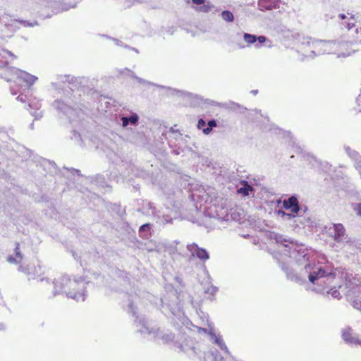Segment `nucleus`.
Instances as JSON below:
<instances>
[{"label":"nucleus","mask_w":361,"mask_h":361,"mask_svg":"<svg viewBox=\"0 0 361 361\" xmlns=\"http://www.w3.org/2000/svg\"><path fill=\"white\" fill-rule=\"evenodd\" d=\"M354 165L357 171L361 170V157L357 160L354 161Z\"/></svg>","instance_id":"obj_50"},{"label":"nucleus","mask_w":361,"mask_h":361,"mask_svg":"<svg viewBox=\"0 0 361 361\" xmlns=\"http://www.w3.org/2000/svg\"><path fill=\"white\" fill-rule=\"evenodd\" d=\"M208 334L213 343L217 345L221 350H224L228 355L230 354L229 350L221 335H216L212 328L209 329Z\"/></svg>","instance_id":"obj_21"},{"label":"nucleus","mask_w":361,"mask_h":361,"mask_svg":"<svg viewBox=\"0 0 361 361\" xmlns=\"http://www.w3.org/2000/svg\"><path fill=\"white\" fill-rule=\"evenodd\" d=\"M63 169L68 171V172H71L72 175H75V174H77L78 176H81L82 175L80 174V171L78 170V169H75L74 168H67V167H63Z\"/></svg>","instance_id":"obj_44"},{"label":"nucleus","mask_w":361,"mask_h":361,"mask_svg":"<svg viewBox=\"0 0 361 361\" xmlns=\"http://www.w3.org/2000/svg\"><path fill=\"white\" fill-rule=\"evenodd\" d=\"M227 357H224L217 350L212 351L205 357V361H226Z\"/></svg>","instance_id":"obj_32"},{"label":"nucleus","mask_w":361,"mask_h":361,"mask_svg":"<svg viewBox=\"0 0 361 361\" xmlns=\"http://www.w3.org/2000/svg\"><path fill=\"white\" fill-rule=\"evenodd\" d=\"M228 107L234 111H236L237 109H245V110L246 109L245 108L242 107L239 104L235 103V102H231L229 104Z\"/></svg>","instance_id":"obj_47"},{"label":"nucleus","mask_w":361,"mask_h":361,"mask_svg":"<svg viewBox=\"0 0 361 361\" xmlns=\"http://www.w3.org/2000/svg\"><path fill=\"white\" fill-rule=\"evenodd\" d=\"M342 338L348 344H361V341L353 336L352 329L349 326L342 330Z\"/></svg>","instance_id":"obj_23"},{"label":"nucleus","mask_w":361,"mask_h":361,"mask_svg":"<svg viewBox=\"0 0 361 361\" xmlns=\"http://www.w3.org/2000/svg\"><path fill=\"white\" fill-rule=\"evenodd\" d=\"M139 235L143 239H149L152 235V224L146 223L142 224L139 228Z\"/></svg>","instance_id":"obj_30"},{"label":"nucleus","mask_w":361,"mask_h":361,"mask_svg":"<svg viewBox=\"0 0 361 361\" xmlns=\"http://www.w3.org/2000/svg\"><path fill=\"white\" fill-rule=\"evenodd\" d=\"M205 0H192V3L197 5H201L204 3Z\"/></svg>","instance_id":"obj_57"},{"label":"nucleus","mask_w":361,"mask_h":361,"mask_svg":"<svg viewBox=\"0 0 361 361\" xmlns=\"http://www.w3.org/2000/svg\"><path fill=\"white\" fill-rule=\"evenodd\" d=\"M250 93L252 94L253 95H256L258 93V90H252L250 92Z\"/></svg>","instance_id":"obj_63"},{"label":"nucleus","mask_w":361,"mask_h":361,"mask_svg":"<svg viewBox=\"0 0 361 361\" xmlns=\"http://www.w3.org/2000/svg\"><path fill=\"white\" fill-rule=\"evenodd\" d=\"M138 299L137 295L125 293L123 295V307L135 318V323L137 328V331L141 334H147L152 336L154 339H161L163 343L166 344L171 342L175 348L180 349L185 353L196 354L195 347L193 345H188L187 344L180 343L174 341V334L169 331H163L159 328L149 327L145 317H140L137 314L136 307L135 302Z\"/></svg>","instance_id":"obj_3"},{"label":"nucleus","mask_w":361,"mask_h":361,"mask_svg":"<svg viewBox=\"0 0 361 361\" xmlns=\"http://www.w3.org/2000/svg\"><path fill=\"white\" fill-rule=\"evenodd\" d=\"M281 0H258V8L262 11H270L279 8Z\"/></svg>","instance_id":"obj_19"},{"label":"nucleus","mask_w":361,"mask_h":361,"mask_svg":"<svg viewBox=\"0 0 361 361\" xmlns=\"http://www.w3.org/2000/svg\"><path fill=\"white\" fill-rule=\"evenodd\" d=\"M27 97L26 95L25 94H20V95L18 96L17 97V99L21 102H25L26 100H27Z\"/></svg>","instance_id":"obj_55"},{"label":"nucleus","mask_w":361,"mask_h":361,"mask_svg":"<svg viewBox=\"0 0 361 361\" xmlns=\"http://www.w3.org/2000/svg\"><path fill=\"white\" fill-rule=\"evenodd\" d=\"M97 83V80L94 78L75 77L71 75H57L56 81L51 82L52 89L59 92H62L65 94L63 99H57L52 103V107L56 111L57 116L61 118H68L71 123L78 122L75 118H79L80 123L72 130L71 136V139L79 146H83L85 140L89 139L90 136L88 130L85 128L84 122L80 121L84 113L75 99L76 97L73 92L75 90H80L84 93L94 95L95 93L97 94L94 90Z\"/></svg>","instance_id":"obj_1"},{"label":"nucleus","mask_w":361,"mask_h":361,"mask_svg":"<svg viewBox=\"0 0 361 361\" xmlns=\"http://www.w3.org/2000/svg\"><path fill=\"white\" fill-rule=\"evenodd\" d=\"M339 18L342 20H344L346 18V16L344 13L339 14Z\"/></svg>","instance_id":"obj_62"},{"label":"nucleus","mask_w":361,"mask_h":361,"mask_svg":"<svg viewBox=\"0 0 361 361\" xmlns=\"http://www.w3.org/2000/svg\"><path fill=\"white\" fill-rule=\"evenodd\" d=\"M292 37L293 38L292 42L293 43H300L302 45H310V44H317L322 42V40L314 39L309 37H302V41H300V39L298 40V38L300 37V35L298 33L292 35Z\"/></svg>","instance_id":"obj_26"},{"label":"nucleus","mask_w":361,"mask_h":361,"mask_svg":"<svg viewBox=\"0 0 361 361\" xmlns=\"http://www.w3.org/2000/svg\"><path fill=\"white\" fill-rule=\"evenodd\" d=\"M243 38L245 42L247 44H253L257 40L260 44H264L265 42H271L267 39V38L265 36L261 35L257 37L254 35L248 34V33H244Z\"/></svg>","instance_id":"obj_24"},{"label":"nucleus","mask_w":361,"mask_h":361,"mask_svg":"<svg viewBox=\"0 0 361 361\" xmlns=\"http://www.w3.org/2000/svg\"><path fill=\"white\" fill-rule=\"evenodd\" d=\"M7 261L11 263V264H19V261L18 260L17 258H16V257L13 256V255H9L8 257H7Z\"/></svg>","instance_id":"obj_49"},{"label":"nucleus","mask_w":361,"mask_h":361,"mask_svg":"<svg viewBox=\"0 0 361 361\" xmlns=\"http://www.w3.org/2000/svg\"><path fill=\"white\" fill-rule=\"evenodd\" d=\"M118 73H119L120 75L129 76V77H131L132 78L135 79L139 83L146 85L156 86L157 87L162 88V89H167L168 90H169V92H170L169 94L171 95H177L178 97L188 98V99H195L196 100H202V98L197 94H193L188 92L179 90L178 89H174V88H171V87L161 85H157V84H155L150 81L142 79V78L137 76L133 71H132L131 70H130L127 68L118 70ZM197 103H199L198 101H197Z\"/></svg>","instance_id":"obj_10"},{"label":"nucleus","mask_w":361,"mask_h":361,"mask_svg":"<svg viewBox=\"0 0 361 361\" xmlns=\"http://www.w3.org/2000/svg\"><path fill=\"white\" fill-rule=\"evenodd\" d=\"M111 209L112 210L115 211L120 216H122L126 213L125 209H123L120 204H114Z\"/></svg>","instance_id":"obj_39"},{"label":"nucleus","mask_w":361,"mask_h":361,"mask_svg":"<svg viewBox=\"0 0 361 361\" xmlns=\"http://www.w3.org/2000/svg\"><path fill=\"white\" fill-rule=\"evenodd\" d=\"M139 116L136 113H131L129 116H121L120 118L121 125L123 128L128 126H137L139 123Z\"/></svg>","instance_id":"obj_20"},{"label":"nucleus","mask_w":361,"mask_h":361,"mask_svg":"<svg viewBox=\"0 0 361 361\" xmlns=\"http://www.w3.org/2000/svg\"><path fill=\"white\" fill-rule=\"evenodd\" d=\"M29 106L31 109H33L34 111H39L41 106V105L39 103H31L29 104Z\"/></svg>","instance_id":"obj_53"},{"label":"nucleus","mask_w":361,"mask_h":361,"mask_svg":"<svg viewBox=\"0 0 361 361\" xmlns=\"http://www.w3.org/2000/svg\"><path fill=\"white\" fill-rule=\"evenodd\" d=\"M52 296L65 294L68 298L76 301H85L87 297L86 286L91 284L85 281V278L80 277L71 280L67 275L55 279L53 282Z\"/></svg>","instance_id":"obj_5"},{"label":"nucleus","mask_w":361,"mask_h":361,"mask_svg":"<svg viewBox=\"0 0 361 361\" xmlns=\"http://www.w3.org/2000/svg\"><path fill=\"white\" fill-rule=\"evenodd\" d=\"M18 269L19 271H22V272L25 273V274H27V276H35V274H38L39 273L40 267H39L37 268V267H36L35 266H32V265L24 266L22 264V265L19 266Z\"/></svg>","instance_id":"obj_29"},{"label":"nucleus","mask_w":361,"mask_h":361,"mask_svg":"<svg viewBox=\"0 0 361 361\" xmlns=\"http://www.w3.org/2000/svg\"><path fill=\"white\" fill-rule=\"evenodd\" d=\"M204 102H205V103H207V104H211V105H212V106H222V104H220V103H219V102H215V101H214V100H211V99H206V100L204 101Z\"/></svg>","instance_id":"obj_51"},{"label":"nucleus","mask_w":361,"mask_h":361,"mask_svg":"<svg viewBox=\"0 0 361 361\" xmlns=\"http://www.w3.org/2000/svg\"><path fill=\"white\" fill-rule=\"evenodd\" d=\"M0 23L4 25V27L1 29L2 35L1 37H10L12 36L14 31L18 28V25L20 24L24 27H33L37 25V22L28 23L26 20L18 21L10 18V16L6 15L0 18Z\"/></svg>","instance_id":"obj_11"},{"label":"nucleus","mask_w":361,"mask_h":361,"mask_svg":"<svg viewBox=\"0 0 361 361\" xmlns=\"http://www.w3.org/2000/svg\"><path fill=\"white\" fill-rule=\"evenodd\" d=\"M217 290L218 288L216 286H211L209 288L204 290V293H209L212 295H214Z\"/></svg>","instance_id":"obj_46"},{"label":"nucleus","mask_w":361,"mask_h":361,"mask_svg":"<svg viewBox=\"0 0 361 361\" xmlns=\"http://www.w3.org/2000/svg\"><path fill=\"white\" fill-rule=\"evenodd\" d=\"M276 203L278 206L282 204L283 208L290 212H286L283 210L278 211L279 215L284 220H291L297 216H300L307 211V207L300 204L299 197L296 194H293L283 200L279 199L276 200Z\"/></svg>","instance_id":"obj_8"},{"label":"nucleus","mask_w":361,"mask_h":361,"mask_svg":"<svg viewBox=\"0 0 361 361\" xmlns=\"http://www.w3.org/2000/svg\"><path fill=\"white\" fill-rule=\"evenodd\" d=\"M221 17L226 22H232L234 20L233 13L228 11H224L221 13Z\"/></svg>","instance_id":"obj_36"},{"label":"nucleus","mask_w":361,"mask_h":361,"mask_svg":"<svg viewBox=\"0 0 361 361\" xmlns=\"http://www.w3.org/2000/svg\"><path fill=\"white\" fill-rule=\"evenodd\" d=\"M130 173L133 176L141 178L145 181L150 183L152 185H156L159 180V173L158 170L154 169L152 165L149 166V169H144L141 167L137 166L134 164L129 166Z\"/></svg>","instance_id":"obj_12"},{"label":"nucleus","mask_w":361,"mask_h":361,"mask_svg":"<svg viewBox=\"0 0 361 361\" xmlns=\"http://www.w3.org/2000/svg\"><path fill=\"white\" fill-rule=\"evenodd\" d=\"M167 307H169V309L170 310L171 313L173 314H175V311H176V307L171 306V305H167Z\"/></svg>","instance_id":"obj_58"},{"label":"nucleus","mask_w":361,"mask_h":361,"mask_svg":"<svg viewBox=\"0 0 361 361\" xmlns=\"http://www.w3.org/2000/svg\"><path fill=\"white\" fill-rule=\"evenodd\" d=\"M14 254H15L16 258H17L18 260L19 261V262L20 263L22 259H23V255L22 252L20 250V244L18 243H16V247H15V249H14Z\"/></svg>","instance_id":"obj_38"},{"label":"nucleus","mask_w":361,"mask_h":361,"mask_svg":"<svg viewBox=\"0 0 361 361\" xmlns=\"http://www.w3.org/2000/svg\"><path fill=\"white\" fill-rule=\"evenodd\" d=\"M207 126L203 129V133L204 135H209L214 128L217 127V121L214 118L210 119L207 123Z\"/></svg>","instance_id":"obj_35"},{"label":"nucleus","mask_w":361,"mask_h":361,"mask_svg":"<svg viewBox=\"0 0 361 361\" xmlns=\"http://www.w3.org/2000/svg\"><path fill=\"white\" fill-rule=\"evenodd\" d=\"M106 39L107 40L105 42L106 44H118V40L116 39L106 37Z\"/></svg>","instance_id":"obj_54"},{"label":"nucleus","mask_w":361,"mask_h":361,"mask_svg":"<svg viewBox=\"0 0 361 361\" xmlns=\"http://www.w3.org/2000/svg\"><path fill=\"white\" fill-rule=\"evenodd\" d=\"M18 146L20 145L10 136L7 131L0 128V152L2 153L14 152L20 157V154L23 153L18 152Z\"/></svg>","instance_id":"obj_13"},{"label":"nucleus","mask_w":361,"mask_h":361,"mask_svg":"<svg viewBox=\"0 0 361 361\" xmlns=\"http://www.w3.org/2000/svg\"><path fill=\"white\" fill-rule=\"evenodd\" d=\"M175 280H176V281L179 284L182 285L183 280H182V279H181L180 277H179V276H176V277L175 278Z\"/></svg>","instance_id":"obj_59"},{"label":"nucleus","mask_w":361,"mask_h":361,"mask_svg":"<svg viewBox=\"0 0 361 361\" xmlns=\"http://www.w3.org/2000/svg\"><path fill=\"white\" fill-rule=\"evenodd\" d=\"M8 73L16 76V80L18 82H23L25 83V87H30L37 80L38 78L27 72L18 69L16 67L8 68Z\"/></svg>","instance_id":"obj_15"},{"label":"nucleus","mask_w":361,"mask_h":361,"mask_svg":"<svg viewBox=\"0 0 361 361\" xmlns=\"http://www.w3.org/2000/svg\"><path fill=\"white\" fill-rule=\"evenodd\" d=\"M41 282L45 281L47 283L49 284V280L48 278H42L40 279Z\"/></svg>","instance_id":"obj_61"},{"label":"nucleus","mask_w":361,"mask_h":361,"mask_svg":"<svg viewBox=\"0 0 361 361\" xmlns=\"http://www.w3.org/2000/svg\"><path fill=\"white\" fill-rule=\"evenodd\" d=\"M163 219H164L163 221L166 224L171 223L172 221V219L167 215L163 214Z\"/></svg>","instance_id":"obj_56"},{"label":"nucleus","mask_w":361,"mask_h":361,"mask_svg":"<svg viewBox=\"0 0 361 361\" xmlns=\"http://www.w3.org/2000/svg\"><path fill=\"white\" fill-rule=\"evenodd\" d=\"M187 250L191 253L192 257H195L200 260L206 261L209 259L208 251L204 248L199 247L195 243L187 245Z\"/></svg>","instance_id":"obj_16"},{"label":"nucleus","mask_w":361,"mask_h":361,"mask_svg":"<svg viewBox=\"0 0 361 361\" xmlns=\"http://www.w3.org/2000/svg\"><path fill=\"white\" fill-rule=\"evenodd\" d=\"M351 305L357 310L361 312V300L355 298L351 301Z\"/></svg>","instance_id":"obj_40"},{"label":"nucleus","mask_w":361,"mask_h":361,"mask_svg":"<svg viewBox=\"0 0 361 361\" xmlns=\"http://www.w3.org/2000/svg\"><path fill=\"white\" fill-rule=\"evenodd\" d=\"M97 178V179H99V182H101V183H102V182H104V178L103 176H99V175H97V178Z\"/></svg>","instance_id":"obj_60"},{"label":"nucleus","mask_w":361,"mask_h":361,"mask_svg":"<svg viewBox=\"0 0 361 361\" xmlns=\"http://www.w3.org/2000/svg\"><path fill=\"white\" fill-rule=\"evenodd\" d=\"M240 187L238 188L237 192L238 194L243 196H248L252 192H253V188L246 180H240Z\"/></svg>","instance_id":"obj_25"},{"label":"nucleus","mask_w":361,"mask_h":361,"mask_svg":"<svg viewBox=\"0 0 361 361\" xmlns=\"http://www.w3.org/2000/svg\"><path fill=\"white\" fill-rule=\"evenodd\" d=\"M335 224H329L328 225H325L323 226L322 231L324 233H326L329 236H331L334 238L335 234Z\"/></svg>","instance_id":"obj_33"},{"label":"nucleus","mask_w":361,"mask_h":361,"mask_svg":"<svg viewBox=\"0 0 361 361\" xmlns=\"http://www.w3.org/2000/svg\"><path fill=\"white\" fill-rule=\"evenodd\" d=\"M138 212H141L142 214L147 216H152L154 218L159 219L161 213L157 209L154 204L149 201H143L141 208L138 209Z\"/></svg>","instance_id":"obj_18"},{"label":"nucleus","mask_w":361,"mask_h":361,"mask_svg":"<svg viewBox=\"0 0 361 361\" xmlns=\"http://www.w3.org/2000/svg\"><path fill=\"white\" fill-rule=\"evenodd\" d=\"M42 6L50 7L53 13H59L61 11H68L71 8L75 7L79 0H63V4L59 5V2L56 0H35Z\"/></svg>","instance_id":"obj_14"},{"label":"nucleus","mask_w":361,"mask_h":361,"mask_svg":"<svg viewBox=\"0 0 361 361\" xmlns=\"http://www.w3.org/2000/svg\"><path fill=\"white\" fill-rule=\"evenodd\" d=\"M344 149H345L346 154L348 155V157L350 159H352L353 161L357 160V159H359L361 157V155L357 151L351 149L348 146H345Z\"/></svg>","instance_id":"obj_34"},{"label":"nucleus","mask_w":361,"mask_h":361,"mask_svg":"<svg viewBox=\"0 0 361 361\" xmlns=\"http://www.w3.org/2000/svg\"><path fill=\"white\" fill-rule=\"evenodd\" d=\"M131 50L134 51H135V52H136L137 54H138V53H139V51H138L136 48H135V47H131Z\"/></svg>","instance_id":"obj_64"},{"label":"nucleus","mask_w":361,"mask_h":361,"mask_svg":"<svg viewBox=\"0 0 361 361\" xmlns=\"http://www.w3.org/2000/svg\"><path fill=\"white\" fill-rule=\"evenodd\" d=\"M192 202L197 201L200 207L204 206V212L212 218L221 221H228L229 209L227 207V200L218 196L216 190L212 187L200 190L198 193H192L189 195ZM192 213L185 214V218L192 223L198 222V216L200 215L197 204H192Z\"/></svg>","instance_id":"obj_2"},{"label":"nucleus","mask_w":361,"mask_h":361,"mask_svg":"<svg viewBox=\"0 0 361 361\" xmlns=\"http://www.w3.org/2000/svg\"><path fill=\"white\" fill-rule=\"evenodd\" d=\"M285 248V255L281 259L276 257L281 269L286 274L288 279L298 283H302L305 280L295 273V271L289 265V263L295 262L298 265L307 264H315L313 262L311 252L302 244L292 242L290 246Z\"/></svg>","instance_id":"obj_4"},{"label":"nucleus","mask_w":361,"mask_h":361,"mask_svg":"<svg viewBox=\"0 0 361 361\" xmlns=\"http://www.w3.org/2000/svg\"><path fill=\"white\" fill-rule=\"evenodd\" d=\"M355 26L354 18L353 16L350 17L345 23V27L348 30L352 29Z\"/></svg>","instance_id":"obj_45"},{"label":"nucleus","mask_w":361,"mask_h":361,"mask_svg":"<svg viewBox=\"0 0 361 361\" xmlns=\"http://www.w3.org/2000/svg\"><path fill=\"white\" fill-rule=\"evenodd\" d=\"M326 293L327 295L330 294L334 298L340 299L341 298L340 292L336 289L335 287H331L330 289L326 290Z\"/></svg>","instance_id":"obj_37"},{"label":"nucleus","mask_w":361,"mask_h":361,"mask_svg":"<svg viewBox=\"0 0 361 361\" xmlns=\"http://www.w3.org/2000/svg\"><path fill=\"white\" fill-rule=\"evenodd\" d=\"M18 152L23 153L20 154V157L25 160H30L38 163L43 169L51 176H65V173L60 169L54 161L39 157L34 154V152L24 146H18Z\"/></svg>","instance_id":"obj_9"},{"label":"nucleus","mask_w":361,"mask_h":361,"mask_svg":"<svg viewBox=\"0 0 361 361\" xmlns=\"http://www.w3.org/2000/svg\"><path fill=\"white\" fill-rule=\"evenodd\" d=\"M143 135L142 133H136L135 135L130 136L128 139L130 142L137 143L138 139H142Z\"/></svg>","instance_id":"obj_41"},{"label":"nucleus","mask_w":361,"mask_h":361,"mask_svg":"<svg viewBox=\"0 0 361 361\" xmlns=\"http://www.w3.org/2000/svg\"><path fill=\"white\" fill-rule=\"evenodd\" d=\"M163 193L170 201H174L173 196L175 195V188L171 184L165 183L161 186Z\"/></svg>","instance_id":"obj_28"},{"label":"nucleus","mask_w":361,"mask_h":361,"mask_svg":"<svg viewBox=\"0 0 361 361\" xmlns=\"http://www.w3.org/2000/svg\"><path fill=\"white\" fill-rule=\"evenodd\" d=\"M10 56L16 57L13 53L5 49H1L0 50V68H3L8 65V59Z\"/></svg>","instance_id":"obj_31"},{"label":"nucleus","mask_w":361,"mask_h":361,"mask_svg":"<svg viewBox=\"0 0 361 361\" xmlns=\"http://www.w3.org/2000/svg\"><path fill=\"white\" fill-rule=\"evenodd\" d=\"M345 229L343 224H335V234L334 240L337 243H341L345 239Z\"/></svg>","instance_id":"obj_27"},{"label":"nucleus","mask_w":361,"mask_h":361,"mask_svg":"<svg viewBox=\"0 0 361 361\" xmlns=\"http://www.w3.org/2000/svg\"><path fill=\"white\" fill-rule=\"evenodd\" d=\"M207 126V122L203 118H200L198 120L197 127L199 130H202L203 131V129L206 128Z\"/></svg>","instance_id":"obj_43"},{"label":"nucleus","mask_w":361,"mask_h":361,"mask_svg":"<svg viewBox=\"0 0 361 361\" xmlns=\"http://www.w3.org/2000/svg\"><path fill=\"white\" fill-rule=\"evenodd\" d=\"M245 217L244 212L240 208H231L228 213L227 221L240 223Z\"/></svg>","instance_id":"obj_22"},{"label":"nucleus","mask_w":361,"mask_h":361,"mask_svg":"<svg viewBox=\"0 0 361 361\" xmlns=\"http://www.w3.org/2000/svg\"><path fill=\"white\" fill-rule=\"evenodd\" d=\"M353 209L356 212L357 216H361V202L355 204Z\"/></svg>","instance_id":"obj_48"},{"label":"nucleus","mask_w":361,"mask_h":361,"mask_svg":"<svg viewBox=\"0 0 361 361\" xmlns=\"http://www.w3.org/2000/svg\"><path fill=\"white\" fill-rule=\"evenodd\" d=\"M304 269L312 284L311 290L318 293H324L325 289L330 287L336 277L334 267L328 264L322 266L319 264L309 263Z\"/></svg>","instance_id":"obj_6"},{"label":"nucleus","mask_w":361,"mask_h":361,"mask_svg":"<svg viewBox=\"0 0 361 361\" xmlns=\"http://www.w3.org/2000/svg\"><path fill=\"white\" fill-rule=\"evenodd\" d=\"M269 237L271 240H274L277 244H280L281 245V249L279 250L281 252V257H283L285 255V248L290 246L292 242H295L293 240L286 238L282 235L275 232H271Z\"/></svg>","instance_id":"obj_17"},{"label":"nucleus","mask_w":361,"mask_h":361,"mask_svg":"<svg viewBox=\"0 0 361 361\" xmlns=\"http://www.w3.org/2000/svg\"><path fill=\"white\" fill-rule=\"evenodd\" d=\"M68 290H72L74 293H78V291H80V293L82 292L81 287L80 286H72L70 288V286H68Z\"/></svg>","instance_id":"obj_52"},{"label":"nucleus","mask_w":361,"mask_h":361,"mask_svg":"<svg viewBox=\"0 0 361 361\" xmlns=\"http://www.w3.org/2000/svg\"><path fill=\"white\" fill-rule=\"evenodd\" d=\"M30 114L35 117V120H39L43 117V112L42 111H30Z\"/></svg>","instance_id":"obj_42"},{"label":"nucleus","mask_w":361,"mask_h":361,"mask_svg":"<svg viewBox=\"0 0 361 361\" xmlns=\"http://www.w3.org/2000/svg\"><path fill=\"white\" fill-rule=\"evenodd\" d=\"M315 49L312 50L309 47H298V49H295L293 47L291 51L295 54L298 60L300 61H309L314 59L315 56L322 54H334L336 58H345L355 53L356 50L350 49L346 47H329V49L322 50L319 47H314Z\"/></svg>","instance_id":"obj_7"}]
</instances>
